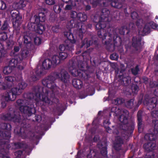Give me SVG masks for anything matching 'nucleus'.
Masks as SVG:
<instances>
[{"label": "nucleus", "mask_w": 158, "mask_h": 158, "mask_svg": "<svg viewBox=\"0 0 158 158\" xmlns=\"http://www.w3.org/2000/svg\"><path fill=\"white\" fill-rule=\"evenodd\" d=\"M110 13V11L108 9L104 8L101 10V16L99 17V20L97 18L96 19V17L94 16L95 19H94L93 21L97 23L95 27L98 30V35L102 40V44L107 50L111 51L114 50L115 47L121 45L122 40L120 36H114L113 40V44H110L112 37L111 34L108 32L111 27L110 23L111 20Z\"/></svg>", "instance_id": "f257e3e1"}, {"label": "nucleus", "mask_w": 158, "mask_h": 158, "mask_svg": "<svg viewBox=\"0 0 158 158\" xmlns=\"http://www.w3.org/2000/svg\"><path fill=\"white\" fill-rule=\"evenodd\" d=\"M26 0H20L19 2H15L12 4L14 10H10V16L12 18L13 26L14 29L18 31L19 29L22 19V16L17 9H22L26 6Z\"/></svg>", "instance_id": "f03ea898"}, {"label": "nucleus", "mask_w": 158, "mask_h": 158, "mask_svg": "<svg viewBox=\"0 0 158 158\" xmlns=\"http://www.w3.org/2000/svg\"><path fill=\"white\" fill-rule=\"evenodd\" d=\"M42 82L43 85L46 87L40 89L42 90V92L41 94L37 93L34 98L36 101H38L39 99H40L45 103L51 104L52 103V102L47 96L48 93L47 88H50L53 92H55L58 90V88L54 84H52L48 79H44Z\"/></svg>", "instance_id": "7ed1b4c3"}, {"label": "nucleus", "mask_w": 158, "mask_h": 158, "mask_svg": "<svg viewBox=\"0 0 158 158\" xmlns=\"http://www.w3.org/2000/svg\"><path fill=\"white\" fill-rule=\"evenodd\" d=\"M34 18L35 19L34 23H29L28 27L30 30L31 28H34L35 26L33 25L34 24H36V27L35 30V32L40 34H42L45 30V27L44 22L46 19V17L45 14L43 12L40 13L38 15H35Z\"/></svg>", "instance_id": "20e7f679"}, {"label": "nucleus", "mask_w": 158, "mask_h": 158, "mask_svg": "<svg viewBox=\"0 0 158 158\" xmlns=\"http://www.w3.org/2000/svg\"><path fill=\"white\" fill-rule=\"evenodd\" d=\"M64 34L67 39L65 40L64 44L60 45L59 49L61 51L65 50L72 51L74 50V44L76 42L74 36L70 30L68 31H65Z\"/></svg>", "instance_id": "39448f33"}, {"label": "nucleus", "mask_w": 158, "mask_h": 158, "mask_svg": "<svg viewBox=\"0 0 158 158\" xmlns=\"http://www.w3.org/2000/svg\"><path fill=\"white\" fill-rule=\"evenodd\" d=\"M18 106L19 108V110L22 112L28 114L30 115L32 113V107H30L27 106L28 102L26 100H18L17 101Z\"/></svg>", "instance_id": "423d86ee"}, {"label": "nucleus", "mask_w": 158, "mask_h": 158, "mask_svg": "<svg viewBox=\"0 0 158 158\" xmlns=\"http://www.w3.org/2000/svg\"><path fill=\"white\" fill-rule=\"evenodd\" d=\"M55 62V61L53 60L52 57V60L48 58L45 59L42 63L43 69H49L51 67L54 68L57 65Z\"/></svg>", "instance_id": "0eeeda50"}, {"label": "nucleus", "mask_w": 158, "mask_h": 158, "mask_svg": "<svg viewBox=\"0 0 158 158\" xmlns=\"http://www.w3.org/2000/svg\"><path fill=\"white\" fill-rule=\"evenodd\" d=\"M84 25V27L81 28V26H80L79 30H78L77 32V35L81 39L83 38V35L86 30L89 29H91L92 27V25L91 24L89 23L85 25L84 23H82V25Z\"/></svg>", "instance_id": "6e6552de"}, {"label": "nucleus", "mask_w": 158, "mask_h": 158, "mask_svg": "<svg viewBox=\"0 0 158 158\" xmlns=\"http://www.w3.org/2000/svg\"><path fill=\"white\" fill-rule=\"evenodd\" d=\"M68 56V54L65 52H61L59 53V55H55L52 57L53 60L55 61V63L57 64H59L61 60L65 59Z\"/></svg>", "instance_id": "1a4fd4ad"}, {"label": "nucleus", "mask_w": 158, "mask_h": 158, "mask_svg": "<svg viewBox=\"0 0 158 158\" xmlns=\"http://www.w3.org/2000/svg\"><path fill=\"white\" fill-rule=\"evenodd\" d=\"M141 37L139 36H133L132 39V46L136 51L141 48Z\"/></svg>", "instance_id": "9d476101"}, {"label": "nucleus", "mask_w": 158, "mask_h": 158, "mask_svg": "<svg viewBox=\"0 0 158 158\" xmlns=\"http://www.w3.org/2000/svg\"><path fill=\"white\" fill-rule=\"evenodd\" d=\"M154 27H156V26L154 22L150 21L146 23L143 28L142 31L144 35L149 33L150 32V28Z\"/></svg>", "instance_id": "9b49d317"}, {"label": "nucleus", "mask_w": 158, "mask_h": 158, "mask_svg": "<svg viewBox=\"0 0 158 158\" xmlns=\"http://www.w3.org/2000/svg\"><path fill=\"white\" fill-rule=\"evenodd\" d=\"M131 17L133 19H137L136 22V25L137 27H139L140 25L145 23V22L143 19H138L139 15L135 11L132 12L131 15Z\"/></svg>", "instance_id": "f8f14e48"}, {"label": "nucleus", "mask_w": 158, "mask_h": 158, "mask_svg": "<svg viewBox=\"0 0 158 158\" xmlns=\"http://www.w3.org/2000/svg\"><path fill=\"white\" fill-rule=\"evenodd\" d=\"M67 25L69 27L72 28L73 27L76 28L77 30H79L80 26L81 28L84 27V25H82V23L78 22L74 19L71 20L68 23Z\"/></svg>", "instance_id": "ddd939ff"}, {"label": "nucleus", "mask_w": 158, "mask_h": 158, "mask_svg": "<svg viewBox=\"0 0 158 158\" xmlns=\"http://www.w3.org/2000/svg\"><path fill=\"white\" fill-rule=\"evenodd\" d=\"M46 73V72L44 70H36L35 74L32 77V79L33 81H36Z\"/></svg>", "instance_id": "4468645a"}, {"label": "nucleus", "mask_w": 158, "mask_h": 158, "mask_svg": "<svg viewBox=\"0 0 158 158\" xmlns=\"http://www.w3.org/2000/svg\"><path fill=\"white\" fill-rule=\"evenodd\" d=\"M91 3L94 7L97 6H106L108 5L107 2L106 1L102 0H92Z\"/></svg>", "instance_id": "2eb2a0df"}, {"label": "nucleus", "mask_w": 158, "mask_h": 158, "mask_svg": "<svg viewBox=\"0 0 158 158\" xmlns=\"http://www.w3.org/2000/svg\"><path fill=\"white\" fill-rule=\"evenodd\" d=\"M7 52L4 49L3 45L0 43V63L7 57Z\"/></svg>", "instance_id": "dca6fc26"}, {"label": "nucleus", "mask_w": 158, "mask_h": 158, "mask_svg": "<svg viewBox=\"0 0 158 158\" xmlns=\"http://www.w3.org/2000/svg\"><path fill=\"white\" fill-rule=\"evenodd\" d=\"M56 77L64 82H66L69 77L68 73L64 71H61L60 73L56 74Z\"/></svg>", "instance_id": "f3484780"}, {"label": "nucleus", "mask_w": 158, "mask_h": 158, "mask_svg": "<svg viewBox=\"0 0 158 158\" xmlns=\"http://www.w3.org/2000/svg\"><path fill=\"white\" fill-rule=\"evenodd\" d=\"M125 0H112L110 3L111 6L116 8H119L123 6Z\"/></svg>", "instance_id": "a211bd4d"}, {"label": "nucleus", "mask_w": 158, "mask_h": 158, "mask_svg": "<svg viewBox=\"0 0 158 158\" xmlns=\"http://www.w3.org/2000/svg\"><path fill=\"white\" fill-rule=\"evenodd\" d=\"M69 63H72V65L71 66L72 67L73 69H77V68L79 69H80L84 68H85V64L84 62L81 61H79L77 62V66L76 67L75 66V63L74 61H69Z\"/></svg>", "instance_id": "6ab92c4d"}, {"label": "nucleus", "mask_w": 158, "mask_h": 158, "mask_svg": "<svg viewBox=\"0 0 158 158\" xmlns=\"http://www.w3.org/2000/svg\"><path fill=\"white\" fill-rule=\"evenodd\" d=\"M91 44V40H88L87 38H85L83 40H82L80 48H87L90 46Z\"/></svg>", "instance_id": "aec40b11"}, {"label": "nucleus", "mask_w": 158, "mask_h": 158, "mask_svg": "<svg viewBox=\"0 0 158 158\" xmlns=\"http://www.w3.org/2000/svg\"><path fill=\"white\" fill-rule=\"evenodd\" d=\"M12 98L10 100L14 101L16 98V95L20 94L21 91L20 89L16 87H14L11 89V90Z\"/></svg>", "instance_id": "412c9836"}, {"label": "nucleus", "mask_w": 158, "mask_h": 158, "mask_svg": "<svg viewBox=\"0 0 158 158\" xmlns=\"http://www.w3.org/2000/svg\"><path fill=\"white\" fill-rule=\"evenodd\" d=\"M119 33L121 35H128L130 32V29L128 27L126 26H123L118 29Z\"/></svg>", "instance_id": "4be33fe9"}, {"label": "nucleus", "mask_w": 158, "mask_h": 158, "mask_svg": "<svg viewBox=\"0 0 158 158\" xmlns=\"http://www.w3.org/2000/svg\"><path fill=\"white\" fill-rule=\"evenodd\" d=\"M87 15L84 13H78L77 20H79L81 22H85L87 20Z\"/></svg>", "instance_id": "5701e85b"}, {"label": "nucleus", "mask_w": 158, "mask_h": 158, "mask_svg": "<svg viewBox=\"0 0 158 158\" xmlns=\"http://www.w3.org/2000/svg\"><path fill=\"white\" fill-rule=\"evenodd\" d=\"M156 99L155 98H153L149 100L147 105L148 107H149V109H152L156 106Z\"/></svg>", "instance_id": "b1692460"}, {"label": "nucleus", "mask_w": 158, "mask_h": 158, "mask_svg": "<svg viewBox=\"0 0 158 158\" xmlns=\"http://www.w3.org/2000/svg\"><path fill=\"white\" fill-rule=\"evenodd\" d=\"M73 86L77 89H80L82 86V81L79 79H74L73 81Z\"/></svg>", "instance_id": "393cba45"}, {"label": "nucleus", "mask_w": 158, "mask_h": 158, "mask_svg": "<svg viewBox=\"0 0 158 158\" xmlns=\"http://www.w3.org/2000/svg\"><path fill=\"white\" fill-rule=\"evenodd\" d=\"M17 57H15L14 58H10V69H13V68H15L17 65L19 61Z\"/></svg>", "instance_id": "a878e982"}, {"label": "nucleus", "mask_w": 158, "mask_h": 158, "mask_svg": "<svg viewBox=\"0 0 158 158\" xmlns=\"http://www.w3.org/2000/svg\"><path fill=\"white\" fill-rule=\"evenodd\" d=\"M155 146V144L152 142L148 143H145L143 145V147L146 150L149 151H151L154 149Z\"/></svg>", "instance_id": "bb28decb"}, {"label": "nucleus", "mask_w": 158, "mask_h": 158, "mask_svg": "<svg viewBox=\"0 0 158 158\" xmlns=\"http://www.w3.org/2000/svg\"><path fill=\"white\" fill-rule=\"evenodd\" d=\"M10 100L9 91L4 93L2 96L1 100L3 102H7Z\"/></svg>", "instance_id": "cd10ccee"}, {"label": "nucleus", "mask_w": 158, "mask_h": 158, "mask_svg": "<svg viewBox=\"0 0 158 158\" xmlns=\"http://www.w3.org/2000/svg\"><path fill=\"white\" fill-rule=\"evenodd\" d=\"M125 114H122L119 118L120 121L122 123L125 124L127 122V117L128 115V112L126 110Z\"/></svg>", "instance_id": "c85d7f7f"}, {"label": "nucleus", "mask_w": 158, "mask_h": 158, "mask_svg": "<svg viewBox=\"0 0 158 158\" xmlns=\"http://www.w3.org/2000/svg\"><path fill=\"white\" fill-rule=\"evenodd\" d=\"M119 77L121 78H122V83H123L125 85H127L130 82L131 79L129 76H127L126 77H123V76L120 75Z\"/></svg>", "instance_id": "c756f323"}, {"label": "nucleus", "mask_w": 158, "mask_h": 158, "mask_svg": "<svg viewBox=\"0 0 158 158\" xmlns=\"http://www.w3.org/2000/svg\"><path fill=\"white\" fill-rule=\"evenodd\" d=\"M138 129L139 131L141 130L142 127V120L141 118V111H139L138 113Z\"/></svg>", "instance_id": "7c9ffc66"}, {"label": "nucleus", "mask_w": 158, "mask_h": 158, "mask_svg": "<svg viewBox=\"0 0 158 158\" xmlns=\"http://www.w3.org/2000/svg\"><path fill=\"white\" fill-rule=\"evenodd\" d=\"M81 70H71L70 72L73 76L77 77L78 76L81 75Z\"/></svg>", "instance_id": "2f4dec72"}, {"label": "nucleus", "mask_w": 158, "mask_h": 158, "mask_svg": "<svg viewBox=\"0 0 158 158\" xmlns=\"http://www.w3.org/2000/svg\"><path fill=\"white\" fill-rule=\"evenodd\" d=\"M90 61L91 64L95 66L96 65L99 63V60L97 58L91 57L90 59Z\"/></svg>", "instance_id": "473e14b6"}, {"label": "nucleus", "mask_w": 158, "mask_h": 158, "mask_svg": "<svg viewBox=\"0 0 158 158\" xmlns=\"http://www.w3.org/2000/svg\"><path fill=\"white\" fill-rule=\"evenodd\" d=\"M24 40V43L26 44H30L31 41V37L27 35H25L23 36Z\"/></svg>", "instance_id": "72a5a7b5"}, {"label": "nucleus", "mask_w": 158, "mask_h": 158, "mask_svg": "<svg viewBox=\"0 0 158 158\" xmlns=\"http://www.w3.org/2000/svg\"><path fill=\"white\" fill-rule=\"evenodd\" d=\"M154 136L155 137V135H153L152 134H148L145 135V139L146 140L152 141L155 139Z\"/></svg>", "instance_id": "f704fd0d"}, {"label": "nucleus", "mask_w": 158, "mask_h": 158, "mask_svg": "<svg viewBox=\"0 0 158 158\" xmlns=\"http://www.w3.org/2000/svg\"><path fill=\"white\" fill-rule=\"evenodd\" d=\"M7 38V37L6 32L3 31L0 33V40H5Z\"/></svg>", "instance_id": "c9c22d12"}, {"label": "nucleus", "mask_w": 158, "mask_h": 158, "mask_svg": "<svg viewBox=\"0 0 158 158\" xmlns=\"http://www.w3.org/2000/svg\"><path fill=\"white\" fill-rule=\"evenodd\" d=\"M34 42L35 45H39L41 44V39L38 36L35 37L34 38Z\"/></svg>", "instance_id": "e433bc0d"}, {"label": "nucleus", "mask_w": 158, "mask_h": 158, "mask_svg": "<svg viewBox=\"0 0 158 158\" xmlns=\"http://www.w3.org/2000/svg\"><path fill=\"white\" fill-rule=\"evenodd\" d=\"M70 15L71 18L77 19L78 17V13L76 11H72L71 12Z\"/></svg>", "instance_id": "4c0bfd02"}, {"label": "nucleus", "mask_w": 158, "mask_h": 158, "mask_svg": "<svg viewBox=\"0 0 158 158\" xmlns=\"http://www.w3.org/2000/svg\"><path fill=\"white\" fill-rule=\"evenodd\" d=\"M123 100L122 99L117 98L114 99L112 103L115 105H119L122 104Z\"/></svg>", "instance_id": "58836bf2"}, {"label": "nucleus", "mask_w": 158, "mask_h": 158, "mask_svg": "<svg viewBox=\"0 0 158 158\" xmlns=\"http://www.w3.org/2000/svg\"><path fill=\"white\" fill-rule=\"evenodd\" d=\"M23 144L22 143H14L13 145V148L14 149H18L23 147Z\"/></svg>", "instance_id": "ea45409f"}, {"label": "nucleus", "mask_w": 158, "mask_h": 158, "mask_svg": "<svg viewBox=\"0 0 158 158\" xmlns=\"http://www.w3.org/2000/svg\"><path fill=\"white\" fill-rule=\"evenodd\" d=\"M53 10L56 13H59L61 10V9L58 5H55L54 6L53 8Z\"/></svg>", "instance_id": "a19ab883"}, {"label": "nucleus", "mask_w": 158, "mask_h": 158, "mask_svg": "<svg viewBox=\"0 0 158 158\" xmlns=\"http://www.w3.org/2000/svg\"><path fill=\"white\" fill-rule=\"evenodd\" d=\"M110 59L113 60H117L118 58V55L116 53H114L110 56Z\"/></svg>", "instance_id": "79ce46f5"}, {"label": "nucleus", "mask_w": 158, "mask_h": 158, "mask_svg": "<svg viewBox=\"0 0 158 158\" xmlns=\"http://www.w3.org/2000/svg\"><path fill=\"white\" fill-rule=\"evenodd\" d=\"M123 141L119 137H117L115 140V146L117 145H118V146H119L120 144L123 143Z\"/></svg>", "instance_id": "37998d69"}, {"label": "nucleus", "mask_w": 158, "mask_h": 158, "mask_svg": "<svg viewBox=\"0 0 158 158\" xmlns=\"http://www.w3.org/2000/svg\"><path fill=\"white\" fill-rule=\"evenodd\" d=\"M27 86V84L25 82L22 81L19 85V89L21 90V89H25Z\"/></svg>", "instance_id": "c03bdc74"}, {"label": "nucleus", "mask_w": 158, "mask_h": 158, "mask_svg": "<svg viewBox=\"0 0 158 158\" xmlns=\"http://www.w3.org/2000/svg\"><path fill=\"white\" fill-rule=\"evenodd\" d=\"M59 29V25H55L52 27L51 30L54 32H57Z\"/></svg>", "instance_id": "a18cd8bd"}, {"label": "nucleus", "mask_w": 158, "mask_h": 158, "mask_svg": "<svg viewBox=\"0 0 158 158\" xmlns=\"http://www.w3.org/2000/svg\"><path fill=\"white\" fill-rule=\"evenodd\" d=\"M133 101L134 100L133 99H131L128 101L126 104L128 108H131L134 104Z\"/></svg>", "instance_id": "49530a36"}, {"label": "nucleus", "mask_w": 158, "mask_h": 158, "mask_svg": "<svg viewBox=\"0 0 158 158\" xmlns=\"http://www.w3.org/2000/svg\"><path fill=\"white\" fill-rule=\"evenodd\" d=\"M98 147L102 149L101 152V153L103 155H106L107 154V151H106V148L105 146H104V147H102L101 146H100L99 145H98Z\"/></svg>", "instance_id": "de8ad7c7"}, {"label": "nucleus", "mask_w": 158, "mask_h": 158, "mask_svg": "<svg viewBox=\"0 0 158 158\" xmlns=\"http://www.w3.org/2000/svg\"><path fill=\"white\" fill-rule=\"evenodd\" d=\"M2 119L4 120H9L10 118V114L8 113L3 115L2 117Z\"/></svg>", "instance_id": "09e8293b"}, {"label": "nucleus", "mask_w": 158, "mask_h": 158, "mask_svg": "<svg viewBox=\"0 0 158 158\" xmlns=\"http://www.w3.org/2000/svg\"><path fill=\"white\" fill-rule=\"evenodd\" d=\"M8 26V24H7V21H5L4 23L1 27V29L2 31H5L6 30Z\"/></svg>", "instance_id": "8fccbe9b"}, {"label": "nucleus", "mask_w": 158, "mask_h": 158, "mask_svg": "<svg viewBox=\"0 0 158 158\" xmlns=\"http://www.w3.org/2000/svg\"><path fill=\"white\" fill-rule=\"evenodd\" d=\"M6 5L5 2L2 1H0V9L4 10L6 9Z\"/></svg>", "instance_id": "3c124183"}, {"label": "nucleus", "mask_w": 158, "mask_h": 158, "mask_svg": "<svg viewBox=\"0 0 158 158\" xmlns=\"http://www.w3.org/2000/svg\"><path fill=\"white\" fill-rule=\"evenodd\" d=\"M70 4H67L65 7V10H70L72 8L73 5L72 2L70 3Z\"/></svg>", "instance_id": "603ef678"}, {"label": "nucleus", "mask_w": 158, "mask_h": 158, "mask_svg": "<svg viewBox=\"0 0 158 158\" xmlns=\"http://www.w3.org/2000/svg\"><path fill=\"white\" fill-rule=\"evenodd\" d=\"M45 2L49 5H53L55 3V0H45Z\"/></svg>", "instance_id": "864d4df0"}, {"label": "nucleus", "mask_w": 158, "mask_h": 158, "mask_svg": "<svg viewBox=\"0 0 158 158\" xmlns=\"http://www.w3.org/2000/svg\"><path fill=\"white\" fill-rule=\"evenodd\" d=\"M19 50V47L18 46H15L14 48V52H10V56L12 54H14L15 52H17Z\"/></svg>", "instance_id": "5fc2aeb1"}, {"label": "nucleus", "mask_w": 158, "mask_h": 158, "mask_svg": "<svg viewBox=\"0 0 158 158\" xmlns=\"http://www.w3.org/2000/svg\"><path fill=\"white\" fill-rule=\"evenodd\" d=\"M22 154V152L21 151H19L15 153V155L17 158H19L21 157Z\"/></svg>", "instance_id": "6e6d98bb"}, {"label": "nucleus", "mask_w": 158, "mask_h": 158, "mask_svg": "<svg viewBox=\"0 0 158 158\" xmlns=\"http://www.w3.org/2000/svg\"><path fill=\"white\" fill-rule=\"evenodd\" d=\"M0 88L3 89H6L8 88V86L5 84H1L0 83Z\"/></svg>", "instance_id": "4d7b16f0"}, {"label": "nucleus", "mask_w": 158, "mask_h": 158, "mask_svg": "<svg viewBox=\"0 0 158 158\" xmlns=\"http://www.w3.org/2000/svg\"><path fill=\"white\" fill-rule=\"evenodd\" d=\"M153 123L154 125V129L158 131V120L153 121Z\"/></svg>", "instance_id": "13d9d810"}, {"label": "nucleus", "mask_w": 158, "mask_h": 158, "mask_svg": "<svg viewBox=\"0 0 158 158\" xmlns=\"http://www.w3.org/2000/svg\"><path fill=\"white\" fill-rule=\"evenodd\" d=\"M152 114V116L154 118L158 117V111H153Z\"/></svg>", "instance_id": "bf43d9fd"}, {"label": "nucleus", "mask_w": 158, "mask_h": 158, "mask_svg": "<svg viewBox=\"0 0 158 158\" xmlns=\"http://www.w3.org/2000/svg\"><path fill=\"white\" fill-rule=\"evenodd\" d=\"M124 2H123V6H122V7H121L120 8H121L122 7H124V13L126 14H128L129 13H128L127 11V7H125V6H124V5H125V4H124ZM119 9H120V8Z\"/></svg>", "instance_id": "052dcab7"}, {"label": "nucleus", "mask_w": 158, "mask_h": 158, "mask_svg": "<svg viewBox=\"0 0 158 158\" xmlns=\"http://www.w3.org/2000/svg\"><path fill=\"white\" fill-rule=\"evenodd\" d=\"M91 9V6L89 5H87L85 6V11H88Z\"/></svg>", "instance_id": "680f3d73"}, {"label": "nucleus", "mask_w": 158, "mask_h": 158, "mask_svg": "<svg viewBox=\"0 0 158 158\" xmlns=\"http://www.w3.org/2000/svg\"><path fill=\"white\" fill-rule=\"evenodd\" d=\"M131 72L134 75H136L138 73L139 70H131Z\"/></svg>", "instance_id": "e2e57ef3"}, {"label": "nucleus", "mask_w": 158, "mask_h": 158, "mask_svg": "<svg viewBox=\"0 0 158 158\" xmlns=\"http://www.w3.org/2000/svg\"><path fill=\"white\" fill-rule=\"evenodd\" d=\"M64 2H65L66 3H71V2H72V1H71V0H62Z\"/></svg>", "instance_id": "0e129e2a"}, {"label": "nucleus", "mask_w": 158, "mask_h": 158, "mask_svg": "<svg viewBox=\"0 0 158 158\" xmlns=\"http://www.w3.org/2000/svg\"><path fill=\"white\" fill-rule=\"evenodd\" d=\"M2 102H1V104L2 105V106L3 108H4L6 106V103L5 102H3V101H2Z\"/></svg>", "instance_id": "69168bd1"}, {"label": "nucleus", "mask_w": 158, "mask_h": 158, "mask_svg": "<svg viewBox=\"0 0 158 158\" xmlns=\"http://www.w3.org/2000/svg\"><path fill=\"white\" fill-rule=\"evenodd\" d=\"M145 157L146 158H153L154 156H151L149 155L148 154L146 155Z\"/></svg>", "instance_id": "338daca9"}, {"label": "nucleus", "mask_w": 158, "mask_h": 158, "mask_svg": "<svg viewBox=\"0 0 158 158\" xmlns=\"http://www.w3.org/2000/svg\"><path fill=\"white\" fill-rule=\"evenodd\" d=\"M153 58L154 60H158V54L156 55H155Z\"/></svg>", "instance_id": "774afa93"}]
</instances>
